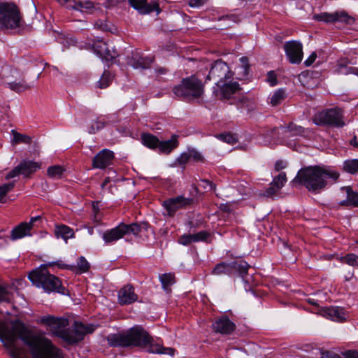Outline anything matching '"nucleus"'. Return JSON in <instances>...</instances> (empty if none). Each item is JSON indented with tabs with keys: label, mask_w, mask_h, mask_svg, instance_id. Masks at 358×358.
I'll use <instances>...</instances> for the list:
<instances>
[{
	"label": "nucleus",
	"mask_w": 358,
	"mask_h": 358,
	"mask_svg": "<svg viewBox=\"0 0 358 358\" xmlns=\"http://www.w3.org/2000/svg\"><path fill=\"white\" fill-rule=\"evenodd\" d=\"M64 172V169L62 166L55 165L48 169V176L53 179L61 178Z\"/></svg>",
	"instance_id": "33"
},
{
	"label": "nucleus",
	"mask_w": 358,
	"mask_h": 358,
	"mask_svg": "<svg viewBox=\"0 0 358 358\" xmlns=\"http://www.w3.org/2000/svg\"><path fill=\"white\" fill-rule=\"evenodd\" d=\"M320 315L335 322H344L348 317L345 309L338 306L323 307L320 309Z\"/></svg>",
	"instance_id": "16"
},
{
	"label": "nucleus",
	"mask_w": 358,
	"mask_h": 358,
	"mask_svg": "<svg viewBox=\"0 0 358 358\" xmlns=\"http://www.w3.org/2000/svg\"><path fill=\"white\" fill-rule=\"evenodd\" d=\"M77 268L80 273L86 272L90 268V264L84 257H80L77 262Z\"/></svg>",
	"instance_id": "44"
},
{
	"label": "nucleus",
	"mask_w": 358,
	"mask_h": 358,
	"mask_svg": "<svg viewBox=\"0 0 358 358\" xmlns=\"http://www.w3.org/2000/svg\"><path fill=\"white\" fill-rule=\"evenodd\" d=\"M343 169L348 173L355 174L358 172V159L346 160L343 163Z\"/></svg>",
	"instance_id": "34"
},
{
	"label": "nucleus",
	"mask_w": 358,
	"mask_h": 358,
	"mask_svg": "<svg viewBox=\"0 0 358 358\" xmlns=\"http://www.w3.org/2000/svg\"><path fill=\"white\" fill-rule=\"evenodd\" d=\"M62 6H65L67 8V6L70 4H73V1L75 0H56Z\"/></svg>",
	"instance_id": "60"
},
{
	"label": "nucleus",
	"mask_w": 358,
	"mask_h": 358,
	"mask_svg": "<svg viewBox=\"0 0 358 358\" xmlns=\"http://www.w3.org/2000/svg\"><path fill=\"white\" fill-rule=\"evenodd\" d=\"M220 87V99H230L241 87L237 82L222 83Z\"/></svg>",
	"instance_id": "23"
},
{
	"label": "nucleus",
	"mask_w": 358,
	"mask_h": 358,
	"mask_svg": "<svg viewBox=\"0 0 358 358\" xmlns=\"http://www.w3.org/2000/svg\"><path fill=\"white\" fill-rule=\"evenodd\" d=\"M154 59V57H143L141 53L134 52L131 53L128 63L134 69H147L150 67Z\"/></svg>",
	"instance_id": "18"
},
{
	"label": "nucleus",
	"mask_w": 358,
	"mask_h": 358,
	"mask_svg": "<svg viewBox=\"0 0 358 358\" xmlns=\"http://www.w3.org/2000/svg\"><path fill=\"white\" fill-rule=\"evenodd\" d=\"M212 273L215 275H231L238 273L244 278L246 275V266L243 265L240 259L231 263L221 262L215 266Z\"/></svg>",
	"instance_id": "10"
},
{
	"label": "nucleus",
	"mask_w": 358,
	"mask_h": 358,
	"mask_svg": "<svg viewBox=\"0 0 358 358\" xmlns=\"http://www.w3.org/2000/svg\"><path fill=\"white\" fill-rule=\"evenodd\" d=\"M286 167V162L282 160H278L275 164V169L279 171Z\"/></svg>",
	"instance_id": "56"
},
{
	"label": "nucleus",
	"mask_w": 358,
	"mask_h": 358,
	"mask_svg": "<svg viewBox=\"0 0 358 358\" xmlns=\"http://www.w3.org/2000/svg\"><path fill=\"white\" fill-rule=\"evenodd\" d=\"M201 182L206 183V185L209 186L210 190H214L215 189V185L212 182L209 181L208 180H201Z\"/></svg>",
	"instance_id": "61"
},
{
	"label": "nucleus",
	"mask_w": 358,
	"mask_h": 358,
	"mask_svg": "<svg viewBox=\"0 0 358 358\" xmlns=\"http://www.w3.org/2000/svg\"><path fill=\"white\" fill-rule=\"evenodd\" d=\"M95 27L96 28H99V29L103 30V31L107 30V28H108V25L102 21L96 22L95 23Z\"/></svg>",
	"instance_id": "58"
},
{
	"label": "nucleus",
	"mask_w": 358,
	"mask_h": 358,
	"mask_svg": "<svg viewBox=\"0 0 358 358\" xmlns=\"http://www.w3.org/2000/svg\"><path fill=\"white\" fill-rule=\"evenodd\" d=\"M341 189L345 191L350 202V205L358 207V192H354L350 186L343 187Z\"/></svg>",
	"instance_id": "35"
},
{
	"label": "nucleus",
	"mask_w": 358,
	"mask_h": 358,
	"mask_svg": "<svg viewBox=\"0 0 358 358\" xmlns=\"http://www.w3.org/2000/svg\"><path fill=\"white\" fill-rule=\"evenodd\" d=\"M108 122H109V120L106 122L105 119L101 120L99 117L97 118L94 122H92L89 128V133L95 134L98 131L102 129Z\"/></svg>",
	"instance_id": "38"
},
{
	"label": "nucleus",
	"mask_w": 358,
	"mask_h": 358,
	"mask_svg": "<svg viewBox=\"0 0 358 358\" xmlns=\"http://www.w3.org/2000/svg\"><path fill=\"white\" fill-rule=\"evenodd\" d=\"M155 71H156V73H157L159 74H164L167 72V69L165 68L160 67V68L156 69Z\"/></svg>",
	"instance_id": "63"
},
{
	"label": "nucleus",
	"mask_w": 358,
	"mask_h": 358,
	"mask_svg": "<svg viewBox=\"0 0 358 358\" xmlns=\"http://www.w3.org/2000/svg\"><path fill=\"white\" fill-rule=\"evenodd\" d=\"M67 8L87 13L90 12L94 8V3L88 0L74 1L73 4L67 6Z\"/></svg>",
	"instance_id": "27"
},
{
	"label": "nucleus",
	"mask_w": 358,
	"mask_h": 358,
	"mask_svg": "<svg viewBox=\"0 0 358 358\" xmlns=\"http://www.w3.org/2000/svg\"><path fill=\"white\" fill-rule=\"evenodd\" d=\"M151 337L148 333L141 326H135L127 331L110 334L107 341L112 347H145L151 343Z\"/></svg>",
	"instance_id": "2"
},
{
	"label": "nucleus",
	"mask_w": 358,
	"mask_h": 358,
	"mask_svg": "<svg viewBox=\"0 0 358 358\" xmlns=\"http://www.w3.org/2000/svg\"><path fill=\"white\" fill-rule=\"evenodd\" d=\"M159 280L165 290H169V287L176 282L175 275L171 273L159 275Z\"/></svg>",
	"instance_id": "32"
},
{
	"label": "nucleus",
	"mask_w": 358,
	"mask_h": 358,
	"mask_svg": "<svg viewBox=\"0 0 358 358\" xmlns=\"http://www.w3.org/2000/svg\"><path fill=\"white\" fill-rule=\"evenodd\" d=\"M192 236L194 242L206 241L210 236V233L206 231H201L196 234H192Z\"/></svg>",
	"instance_id": "45"
},
{
	"label": "nucleus",
	"mask_w": 358,
	"mask_h": 358,
	"mask_svg": "<svg viewBox=\"0 0 358 358\" xmlns=\"http://www.w3.org/2000/svg\"><path fill=\"white\" fill-rule=\"evenodd\" d=\"M39 168L40 164L37 162L23 160L20 163L19 165H17L12 171H10L6 175V178L7 179H10L20 174L23 175L25 177H28L29 175L35 172Z\"/></svg>",
	"instance_id": "13"
},
{
	"label": "nucleus",
	"mask_w": 358,
	"mask_h": 358,
	"mask_svg": "<svg viewBox=\"0 0 358 358\" xmlns=\"http://www.w3.org/2000/svg\"><path fill=\"white\" fill-rule=\"evenodd\" d=\"M50 265H51V266L56 265L60 268L68 269V270H71V271H74V269L76 268V266H72V265L66 264L63 263L62 261H57L56 262L50 263Z\"/></svg>",
	"instance_id": "52"
},
{
	"label": "nucleus",
	"mask_w": 358,
	"mask_h": 358,
	"mask_svg": "<svg viewBox=\"0 0 358 358\" xmlns=\"http://www.w3.org/2000/svg\"><path fill=\"white\" fill-rule=\"evenodd\" d=\"M287 181L286 173L281 172L278 176H275L271 182L272 185L277 187V189H281Z\"/></svg>",
	"instance_id": "41"
},
{
	"label": "nucleus",
	"mask_w": 358,
	"mask_h": 358,
	"mask_svg": "<svg viewBox=\"0 0 358 358\" xmlns=\"http://www.w3.org/2000/svg\"><path fill=\"white\" fill-rule=\"evenodd\" d=\"M112 76L109 71H105L101 77L100 80L97 82V86L100 89H104L108 87L112 80Z\"/></svg>",
	"instance_id": "39"
},
{
	"label": "nucleus",
	"mask_w": 358,
	"mask_h": 358,
	"mask_svg": "<svg viewBox=\"0 0 358 358\" xmlns=\"http://www.w3.org/2000/svg\"><path fill=\"white\" fill-rule=\"evenodd\" d=\"M173 92L178 98L189 101L200 98L204 92V86L196 75H192L175 85Z\"/></svg>",
	"instance_id": "4"
},
{
	"label": "nucleus",
	"mask_w": 358,
	"mask_h": 358,
	"mask_svg": "<svg viewBox=\"0 0 358 358\" xmlns=\"http://www.w3.org/2000/svg\"><path fill=\"white\" fill-rule=\"evenodd\" d=\"M317 55L315 52H313L309 57L304 62V64L306 66H310L316 59Z\"/></svg>",
	"instance_id": "55"
},
{
	"label": "nucleus",
	"mask_w": 358,
	"mask_h": 358,
	"mask_svg": "<svg viewBox=\"0 0 358 358\" xmlns=\"http://www.w3.org/2000/svg\"><path fill=\"white\" fill-rule=\"evenodd\" d=\"M187 152H188L189 157L190 158V160L192 159L193 161L196 162L203 161L202 155L196 150H188Z\"/></svg>",
	"instance_id": "49"
},
{
	"label": "nucleus",
	"mask_w": 358,
	"mask_h": 358,
	"mask_svg": "<svg viewBox=\"0 0 358 358\" xmlns=\"http://www.w3.org/2000/svg\"><path fill=\"white\" fill-rule=\"evenodd\" d=\"M130 5L141 13L147 14L158 9V4H150L146 0H129Z\"/></svg>",
	"instance_id": "22"
},
{
	"label": "nucleus",
	"mask_w": 358,
	"mask_h": 358,
	"mask_svg": "<svg viewBox=\"0 0 358 358\" xmlns=\"http://www.w3.org/2000/svg\"><path fill=\"white\" fill-rule=\"evenodd\" d=\"M339 205L340 206H351L350 205V202L349 201V199L348 197L347 196V199L343 200V201H341L340 203H339Z\"/></svg>",
	"instance_id": "62"
},
{
	"label": "nucleus",
	"mask_w": 358,
	"mask_h": 358,
	"mask_svg": "<svg viewBox=\"0 0 358 358\" xmlns=\"http://www.w3.org/2000/svg\"><path fill=\"white\" fill-rule=\"evenodd\" d=\"M113 159L114 153L109 150L104 149L94 156L92 166L96 169H105L112 164Z\"/></svg>",
	"instance_id": "17"
},
{
	"label": "nucleus",
	"mask_w": 358,
	"mask_h": 358,
	"mask_svg": "<svg viewBox=\"0 0 358 358\" xmlns=\"http://www.w3.org/2000/svg\"><path fill=\"white\" fill-rule=\"evenodd\" d=\"M41 220V216H36L33 217L30 219V221L27 222V225L29 227V228L31 229L34 226V223L38 220Z\"/></svg>",
	"instance_id": "59"
},
{
	"label": "nucleus",
	"mask_w": 358,
	"mask_h": 358,
	"mask_svg": "<svg viewBox=\"0 0 358 358\" xmlns=\"http://www.w3.org/2000/svg\"><path fill=\"white\" fill-rule=\"evenodd\" d=\"M8 87L17 93L24 92L31 88V86L26 82L24 79H22L20 81L10 82L8 83Z\"/></svg>",
	"instance_id": "29"
},
{
	"label": "nucleus",
	"mask_w": 358,
	"mask_h": 358,
	"mask_svg": "<svg viewBox=\"0 0 358 358\" xmlns=\"http://www.w3.org/2000/svg\"><path fill=\"white\" fill-rule=\"evenodd\" d=\"M287 129L292 135H303L305 132V128L301 126H298L294 123H289L287 126Z\"/></svg>",
	"instance_id": "43"
},
{
	"label": "nucleus",
	"mask_w": 358,
	"mask_h": 358,
	"mask_svg": "<svg viewBox=\"0 0 358 358\" xmlns=\"http://www.w3.org/2000/svg\"><path fill=\"white\" fill-rule=\"evenodd\" d=\"M190 158L189 157L188 152L182 153L177 159L176 162L179 165L185 166L189 161Z\"/></svg>",
	"instance_id": "51"
},
{
	"label": "nucleus",
	"mask_w": 358,
	"mask_h": 358,
	"mask_svg": "<svg viewBox=\"0 0 358 358\" xmlns=\"http://www.w3.org/2000/svg\"><path fill=\"white\" fill-rule=\"evenodd\" d=\"M148 351L151 353L168 354L171 355H173L174 353V349L171 348H164L159 345H151Z\"/></svg>",
	"instance_id": "36"
},
{
	"label": "nucleus",
	"mask_w": 358,
	"mask_h": 358,
	"mask_svg": "<svg viewBox=\"0 0 358 358\" xmlns=\"http://www.w3.org/2000/svg\"><path fill=\"white\" fill-rule=\"evenodd\" d=\"M280 189H277V187L272 185V184L270 183V186L266 189L264 196L266 197H272L275 194H276Z\"/></svg>",
	"instance_id": "50"
},
{
	"label": "nucleus",
	"mask_w": 358,
	"mask_h": 358,
	"mask_svg": "<svg viewBox=\"0 0 358 358\" xmlns=\"http://www.w3.org/2000/svg\"><path fill=\"white\" fill-rule=\"evenodd\" d=\"M313 19L318 22H324L326 23L341 22L347 24H350V21L353 20L345 10L336 11L332 13L324 12L320 14H315L313 15Z\"/></svg>",
	"instance_id": "12"
},
{
	"label": "nucleus",
	"mask_w": 358,
	"mask_h": 358,
	"mask_svg": "<svg viewBox=\"0 0 358 358\" xmlns=\"http://www.w3.org/2000/svg\"><path fill=\"white\" fill-rule=\"evenodd\" d=\"M141 140L145 146L150 149L158 148L159 140L155 136L143 133L141 135Z\"/></svg>",
	"instance_id": "28"
},
{
	"label": "nucleus",
	"mask_w": 358,
	"mask_h": 358,
	"mask_svg": "<svg viewBox=\"0 0 358 358\" xmlns=\"http://www.w3.org/2000/svg\"><path fill=\"white\" fill-rule=\"evenodd\" d=\"M348 73H354L357 76H358V68H349V69L348 70Z\"/></svg>",
	"instance_id": "64"
},
{
	"label": "nucleus",
	"mask_w": 358,
	"mask_h": 358,
	"mask_svg": "<svg viewBox=\"0 0 358 358\" xmlns=\"http://www.w3.org/2000/svg\"><path fill=\"white\" fill-rule=\"evenodd\" d=\"M20 12L12 2H0V27L13 29L20 26Z\"/></svg>",
	"instance_id": "6"
},
{
	"label": "nucleus",
	"mask_w": 358,
	"mask_h": 358,
	"mask_svg": "<svg viewBox=\"0 0 358 358\" xmlns=\"http://www.w3.org/2000/svg\"><path fill=\"white\" fill-rule=\"evenodd\" d=\"M138 299L132 286L127 285L123 287L118 293V300L121 305H127L134 303Z\"/></svg>",
	"instance_id": "20"
},
{
	"label": "nucleus",
	"mask_w": 358,
	"mask_h": 358,
	"mask_svg": "<svg viewBox=\"0 0 358 358\" xmlns=\"http://www.w3.org/2000/svg\"><path fill=\"white\" fill-rule=\"evenodd\" d=\"M178 137L177 135H173L171 138L167 141H159L158 146L159 152L168 155L176 149L179 145Z\"/></svg>",
	"instance_id": "24"
},
{
	"label": "nucleus",
	"mask_w": 358,
	"mask_h": 358,
	"mask_svg": "<svg viewBox=\"0 0 358 358\" xmlns=\"http://www.w3.org/2000/svg\"><path fill=\"white\" fill-rule=\"evenodd\" d=\"M92 48L94 53L105 60H112L117 56L116 52L110 51L108 48L107 44L101 41L94 42Z\"/></svg>",
	"instance_id": "19"
},
{
	"label": "nucleus",
	"mask_w": 358,
	"mask_h": 358,
	"mask_svg": "<svg viewBox=\"0 0 358 358\" xmlns=\"http://www.w3.org/2000/svg\"><path fill=\"white\" fill-rule=\"evenodd\" d=\"M55 234L57 238L60 237L63 238L66 242L69 238H71L74 236L73 230L64 224L57 225L55 227Z\"/></svg>",
	"instance_id": "26"
},
{
	"label": "nucleus",
	"mask_w": 358,
	"mask_h": 358,
	"mask_svg": "<svg viewBox=\"0 0 358 358\" xmlns=\"http://www.w3.org/2000/svg\"><path fill=\"white\" fill-rule=\"evenodd\" d=\"M92 331V327L75 322L73 329H68L66 343L70 344L78 343L83 339L86 334L91 333Z\"/></svg>",
	"instance_id": "15"
},
{
	"label": "nucleus",
	"mask_w": 358,
	"mask_h": 358,
	"mask_svg": "<svg viewBox=\"0 0 358 358\" xmlns=\"http://www.w3.org/2000/svg\"><path fill=\"white\" fill-rule=\"evenodd\" d=\"M12 293L8 290L7 285L0 284V303H10L12 299Z\"/></svg>",
	"instance_id": "40"
},
{
	"label": "nucleus",
	"mask_w": 358,
	"mask_h": 358,
	"mask_svg": "<svg viewBox=\"0 0 358 358\" xmlns=\"http://www.w3.org/2000/svg\"><path fill=\"white\" fill-rule=\"evenodd\" d=\"M345 358H358L357 350H348L344 354Z\"/></svg>",
	"instance_id": "54"
},
{
	"label": "nucleus",
	"mask_w": 358,
	"mask_h": 358,
	"mask_svg": "<svg viewBox=\"0 0 358 358\" xmlns=\"http://www.w3.org/2000/svg\"><path fill=\"white\" fill-rule=\"evenodd\" d=\"M284 49L289 61L292 64H299L303 58L302 44L296 41L286 42Z\"/></svg>",
	"instance_id": "14"
},
{
	"label": "nucleus",
	"mask_w": 358,
	"mask_h": 358,
	"mask_svg": "<svg viewBox=\"0 0 358 358\" xmlns=\"http://www.w3.org/2000/svg\"><path fill=\"white\" fill-rule=\"evenodd\" d=\"M286 92L284 89H278L274 92L270 98V104L272 106H277L280 104L286 98Z\"/></svg>",
	"instance_id": "30"
},
{
	"label": "nucleus",
	"mask_w": 358,
	"mask_h": 358,
	"mask_svg": "<svg viewBox=\"0 0 358 358\" xmlns=\"http://www.w3.org/2000/svg\"><path fill=\"white\" fill-rule=\"evenodd\" d=\"M314 122L317 125L343 127L345 125L343 110L338 108H334L319 112L314 117Z\"/></svg>",
	"instance_id": "8"
},
{
	"label": "nucleus",
	"mask_w": 358,
	"mask_h": 358,
	"mask_svg": "<svg viewBox=\"0 0 358 358\" xmlns=\"http://www.w3.org/2000/svg\"><path fill=\"white\" fill-rule=\"evenodd\" d=\"M266 81L271 86H275L277 85V76L274 71H270L267 73Z\"/></svg>",
	"instance_id": "48"
},
{
	"label": "nucleus",
	"mask_w": 358,
	"mask_h": 358,
	"mask_svg": "<svg viewBox=\"0 0 358 358\" xmlns=\"http://www.w3.org/2000/svg\"><path fill=\"white\" fill-rule=\"evenodd\" d=\"M37 322L48 327L52 334L66 342L68 336V328L66 327L69 325L67 319L48 315L38 317Z\"/></svg>",
	"instance_id": "7"
},
{
	"label": "nucleus",
	"mask_w": 358,
	"mask_h": 358,
	"mask_svg": "<svg viewBox=\"0 0 358 358\" xmlns=\"http://www.w3.org/2000/svg\"><path fill=\"white\" fill-rule=\"evenodd\" d=\"M213 328L215 332L229 334L234 331V324L229 318L222 317L213 324Z\"/></svg>",
	"instance_id": "21"
},
{
	"label": "nucleus",
	"mask_w": 358,
	"mask_h": 358,
	"mask_svg": "<svg viewBox=\"0 0 358 358\" xmlns=\"http://www.w3.org/2000/svg\"><path fill=\"white\" fill-rule=\"evenodd\" d=\"M194 202V199L193 198H186L183 196H178L164 201L163 206L167 210L168 215L172 217L178 210L187 208L193 205Z\"/></svg>",
	"instance_id": "11"
},
{
	"label": "nucleus",
	"mask_w": 358,
	"mask_h": 358,
	"mask_svg": "<svg viewBox=\"0 0 358 358\" xmlns=\"http://www.w3.org/2000/svg\"><path fill=\"white\" fill-rule=\"evenodd\" d=\"M207 0H189V5L191 7H199L203 5Z\"/></svg>",
	"instance_id": "53"
},
{
	"label": "nucleus",
	"mask_w": 358,
	"mask_h": 358,
	"mask_svg": "<svg viewBox=\"0 0 358 358\" xmlns=\"http://www.w3.org/2000/svg\"><path fill=\"white\" fill-rule=\"evenodd\" d=\"M216 137L229 144H234L237 142V136L231 133L220 134L217 135Z\"/></svg>",
	"instance_id": "42"
},
{
	"label": "nucleus",
	"mask_w": 358,
	"mask_h": 358,
	"mask_svg": "<svg viewBox=\"0 0 358 358\" xmlns=\"http://www.w3.org/2000/svg\"><path fill=\"white\" fill-rule=\"evenodd\" d=\"M11 133L13 136V138L12 140L13 144H31L32 143L31 137L28 135L20 134L15 130H12Z\"/></svg>",
	"instance_id": "31"
},
{
	"label": "nucleus",
	"mask_w": 358,
	"mask_h": 358,
	"mask_svg": "<svg viewBox=\"0 0 358 358\" xmlns=\"http://www.w3.org/2000/svg\"><path fill=\"white\" fill-rule=\"evenodd\" d=\"M341 262L353 267L358 266V256L354 253H349L341 257Z\"/></svg>",
	"instance_id": "37"
},
{
	"label": "nucleus",
	"mask_w": 358,
	"mask_h": 358,
	"mask_svg": "<svg viewBox=\"0 0 358 358\" xmlns=\"http://www.w3.org/2000/svg\"><path fill=\"white\" fill-rule=\"evenodd\" d=\"M31 230L27 225V222H22L11 231L10 238L12 240H17L27 236H31Z\"/></svg>",
	"instance_id": "25"
},
{
	"label": "nucleus",
	"mask_w": 358,
	"mask_h": 358,
	"mask_svg": "<svg viewBox=\"0 0 358 358\" xmlns=\"http://www.w3.org/2000/svg\"><path fill=\"white\" fill-rule=\"evenodd\" d=\"M308 302L310 304H312L313 306H314L315 307V313L320 314V309L322 308V307H320L318 303L314 299H308Z\"/></svg>",
	"instance_id": "57"
},
{
	"label": "nucleus",
	"mask_w": 358,
	"mask_h": 358,
	"mask_svg": "<svg viewBox=\"0 0 358 358\" xmlns=\"http://www.w3.org/2000/svg\"><path fill=\"white\" fill-rule=\"evenodd\" d=\"M339 177V173L331 167L308 166L299 171L294 182L303 185L306 188L315 194L320 193L327 185V179L336 182Z\"/></svg>",
	"instance_id": "1"
},
{
	"label": "nucleus",
	"mask_w": 358,
	"mask_h": 358,
	"mask_svg": "<svg viewBox=\"0 0 358 358\" xmlns=\"http://www.w3.org/2000/svg\"><path fill=\"white\" fill-rule=\"evenodd\" d=\"M180 244L183 245H188L193 243L192 234H184L181 236L178 240Z\"/></svg>",
	"instance_id": "47"
},
{
	"label": "nucleus",
	"mask_w": 358,
	"mask_h": 358,
	"mask_svg": "<svg viewBox=\"0 0 358 358\" xmlns=\"http://www.w3.org/2000/svg\"><path fill=\"white\" fill-rule=\"evenodd\" d=\"M29 280L37 287H41L47 292H57L66 294V289L57 276L50 274L45 266L32 271L29 275Z\"/></svg>",
	"instance_id": "3"
},
{
	"label": "nucleus",
	"mask_w": 358,
	"mask_h": 358,
	"mask_svg": "<svg viewBox=\"0 0 358 358\" xmlns=\"http://www.w3.org/2000/svg\"><path fill=\"white\" fill-rule=\"evenodd\" d=\"M14 187V183L10 182L0 186V200H1L8 191Z\"/></svg>",
	"instance_id": "46"
},
{
	"label": "nucleus",
	"mask_w": 358,
	"mask_h": 358,
	"mask_svg": "<svg viewBox=\"0 0 358 358\" xmlns=\"http://www.w3.org/2000/svg\"><path fill=\"white\" fill-rule=\"evenodd\" d=\"M232 76L227 63L217 60L213 64L207 76L208 80H213L217 86H221L224 80Z\"/></svg>",
	"instance_id": "9"
},
{
	"label": "nucleus",
	"mask_w": 358,
	"mask_h": 358,
	"mask_svg": "<svg viewBox=\"0 0 358 358\" xmlns=\"http://www.w3.org/2000/svg\"><path fill=\"white\" fill-rule=\"evenodd\" d=\"M150 225L148 222H134L129 224L120 223L117 227L106 230L103 234V239L106 244L113 243L122 238L125 235H138L143 231H148Z\"/></svg>",
	"instance_id": "5"
}]
</instances>
